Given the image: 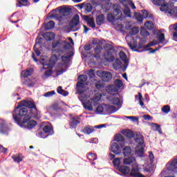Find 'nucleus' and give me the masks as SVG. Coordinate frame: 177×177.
Instances as JSON below:
<instances>
[{
    "instance_id": "35",
    "label": "nucleus",
    "mask_w": 177,
    "mask_h": 177,
    "mask_svg": "<svg viewBox=\"0 0 177 177\" xmlns=\"http://www.w3.org/2000/svg\"><path fill=\"white\" fill-rule=\"evenodd\" d=\"M113 164L114 168H116V169H118V168L121 167L120 166V164H121V158H116L113 159Z\"/></svg>"
},
{
    "instance_id": "4",
    "label": "nucleus",
    "mask_w": 177,
    "mask_h": 177,
    "mask_svg": "<svg viewBox=\"0 0 177 177\" xmlns=\"http://www.w3.org/2000/svg\"><path fill=\"white\" fill-rule=\"evenodd\" d=\"M77 81L76 84L77 93H79V95H84L86 91L84 82L88 81V76H86V75H80L77 77Z\"/></svg>"
},
{
    "instance_id": "34",
    "label": "nucleus",
    "mask_w": 177,
    "mask_h": 177,
    "mask_svg": "<svg viewBox=\"0 0 177 177\" xmlns=\"http://www.w3.org/2000/svg\"><path fill=\"white\" fill-rule=\"evenodd\" d=\"M52 28H55V21H50L45 25V30L48 31V30H52Z\"/></svg>"
},
{
    "instance_id": "62",
    "label": "nucleus",
    "mask_w": 177,
    "mask_h": 177,
    "mask_svg": "<svg viewBox=\"0 0 177 177\" xmlns=\"http://www.w3.org/2000/svg\"><path fill=\"white\" fill-rule=\"evenodd\" d=\"M173 29L174 30V31L173 32V39H174V35H177V24H175L173 26Z\"/></svg>"
},
{
    "instance_id": "57",
    "label": "nucleus",
    "mask_w": 177,
    "mask_h": 177,
    "mask_svg": "<svg viewBox=\"0 0 177 177\" xmlns=\"http://www.w3.org/2000/svg\"><path fill=\"white\" fill-rule=\"evenodd\" d=\"M55 91H48L44 94V97H52V96H53V95H55Z\"/></svg>"
},
{
    "instance_id": "3",
    "label": "nucleus",
    "mask_w": 177,
    "mask_h": 177,
    "mask_svg": "<svg viewBox=\"0 0 177 177\" xmlns=\"http://www.w3.org/2000/svg\"><path fill=\"white\" fill-rule=\"evenodd\" d=\"M152 3L156 6H160V10L164 12L167 16H172L176 13V10L174 9V7L171 6L169 8L168 3L165 2V0H151Z\"/></svg>"
},
{
    "instance_id": "2",
    "label": "nucleus",
    "mask_w": 177,
    "mask_h": 177,
    "mask_svg": "<svg viewBox=\"0 0 177 177\" xmlns=\"http://www.w3.org/2000/svg\"><path fill=\"white\" fill-rule=\"evenodd\" d=\"M107 20L109 23H112L113 26H122L121 21L124 20V17H122L121 8L120 7H115L113 9V15L111 12L108 13Z\"/></svg>"
},
{
    "instance_id": "22",
    "label": "nucleus",
    "mask_w": 177,
    "mask_h": 177,
    "mask_svg": "<svg viewBox=\"0 0 177 177\" xmlns=\"http://www.w3.org/2000/svg\"><path fill=\"white\" fill-rule=\"evenodd\" d=\"M130 177H146L145 175L138 172V169L136 168L133 167L131 169L130 174H129Z\"/></svg>"
},
{
    "instance_id": "38",
    "label": "nucleus",
    "mask_w": 177,
    "mask_h": 177,
    "mask_svg": "<svg viewBox=\"0 0 177 177\" xmlns=\"http://www.w3.org/2000/svg\"><path fill=\"white\" fill-rule=\"evenodd\" d=\"M156 38L160 44L165 41V35L164 33H157Z\"/></svg>"
},
{
    "instance_id": "56",
    "label": "nucleus",
    "mask_w": 177,
    "mask_h": 177,
    "mask_svg": "<svg viewBox=\"0 0 177 177\" xmlns=\"http://www.w3.org/2000/svg\"><path fill=\"white\" fill-rule=\"evenodd\" d=\"M71 56H73V54H71V53L68 54L66 55H63L62 57V62H67V60H68V59H70V57H71Z\"/></svg>"
},
{
    "instance_id": "8",
    "label": "nucleus",
    "mask_w": 177,
    "mask_h": 177,
    "mask_svg": "<svg viewBox=\"0 0 177 177\" xmlns=\"http://www.w3.org/2000/svg\"><path fill=\"white\" fill-rule=\"evenodd\" d=\"M129 46L132 49L134 52H138V53H142V52H146L149 50L147 48H150L151 46H149V44H147V46H142V44H138V47L137 48L136 46L133 45L132 44H129Z\"/></svg>"
},
{
    "instance_id": "25",
    "label": "nucleus",
    "mask_w": 177,
    "mask_h": 177,
    "mask_svg": "<svg viewBox=\"0 0 177 177\" xmlns=\"http://www.w3.org/2000/svg\"><path fill=\"white\" fill-rule=\"evenodd\" d=\"M113 68L116 71L122 68V62H121V59H116L113 64Z\"/></svg>"
},
{
    "instance_id": "61",
    "label": "nucleus",
    "mask_w": 177,
    "mask_h": 177,
    "mask_svg": "<svg viewBox=\"0 0 177 177\" xmlns=\"http://www.w3.org/2000/svg\"><path fill=\"white\" fill-rule=\"evenodd\" d=\"M158 49H160V47H158L153 50V48H149L147 49V50H149V53H155L156 52H157V50H158Z\"/></svg>"
},
{
    "instance_id": "47",
    "label": "nucleus",
    "mask_w": 177,
    "mask_h": 177,
    "mask_svg": "<svg viewBox=\"0 0 177 177\" xmlns=\"http://www.w3.org/2000/svg\"><path fill=\"white\" fill-rule=\"evenodd\" d=\"M162 111L164 112L165 114H168L169 111H171V106L169 105H165L162 108Z\"/></svg>"
},
{
    "instance_id": "17",
    "label": "nucleus",
    "mask_w": 177,
    "mask_h": 177,
    "mask_svg": "<svg viewBox=\"0 0 177 177\" xmlns=\"http://www.w3.org/2000/svg\"><path fill=\"white\" fill-rule=\"evenodd\" d=\"M122 135L129 139H132V138H135L136 135V132H133L129 129H124L122 131Z\"/></svg>"
},
{
    "instance_id": "39",
    "label": "nucleus",
    "mask_w": 177,
    "mask_h": 177,
    "mask_svg": "<svg viewBox=\"0 0 177 177\" xmlns=\"http://www.w3.org/2000/svg\"><path fill=\"white\" fill-rule=\"evenodd\" d=\"M122 85H123L122 80H121L120 79H117L115 80L114 86L118 88V91L121 89V87L122 86Z\"/></svg>"
},
{
    "instance_id": "40",
    "label": "nucleus",
    "mask_w": 177,
    "mask_h": 177,
    "mask_svg": "<svg viewBox=\"0 0 177 177\" xmlns=\"http://www.w3.org/2000/svg\"><path fill=\"white\" fill-rule=\"evenodd\" d=\"M145 27L147 28V30H151L154 28V24H153L151 21H148L145 24Z\"/></svg>"
},
{
    "instance_id": "12",
    "label": "nucleus",
    "mask_w": 177,
    "mask_h": 177,
    "mask_svg": "<svg viewBox=\"0 0 177 177\" xmlns=\"http://www.w3.org/2000/svg\"><path fill=\"white\" fill-rule=\"evenodd\" d=\"M104 59L106 62H109V63H113V62L115 60V58L114 57V56H113V49H109L106 50V52L104 53Z\"/></svg>"
},
{
    "instance_id": "7",
    "label": "nucleus",
    "mask_w": 177,
    "mask_h": 177,
    "mask_svg": "<svg viewBox=\"0 0 177 177\" xmlns=\"http://www.w3.org/2000/svg\"><path fill=\"white\" fill-rule=\"evenodd\" d=\"M97 75H98V77H100V78H102L104 82H110V81H111V78H113V75L111 74V73L107 71H97Z\"/></svg>"
},
{
    "instance_id": "5",
    "label": "nucleus",
    "mask_w": 177,
    "mask_h": 177,
    "mask_svg": "<svg viewBox=\"0 0 177 177\" xmlns=\"http://www.w3.org/2000/svg\"><path fill=\"white\" fill-rule=\"evenodd\" d=\"M70 10H71V9L64 8L59 9L58 13L53 14V12H55L56 10H53L52 12L48 13L47 19L48 20H49L50 19H56V20H59L60 21H62V19H63L64 13H69Z\"/></svg>"
},
{
    "instance_id": "36",
    "label": "nucleus",
    "mask_w": 177,
    "mask_h": 177,
    "mask_svg": "<svg viewBox=\"0 0 177 177\" xmlns=\"http://www.w3.org/2000/svg\"><path fill=\"white\" fill-rule=\"evenodd\" d=\"M96 55H94L93 57H95V59H100V53L102 52V46H97L95 49H94Z\"/></svg>"
},
{
    "instance_id": "48",
    "label": "nucleus",
    "mask_w": 177,
    "mask_h": 177,
    "mask_svg": "<svg viewBox=\"0 0 177 177\" xmlns=\"http://www.w3.org/2000/svg\"><path fill=\"white\" fill-rule=\"evenodd\" d=\"M140 32L142 37H149L150 35V33L146 29H141Z\"/></svg>"
},
{
    "instance_id": "27",
    "label": "nucleus",
    "mask_w": 177,
    "mask_h": 177,
    "mask_svg": "<svg viewBox=\"0 0 177 177\" xmlns=\"http://www.w3.org/2000/svg\"><path fill=\"white\" fill-rule=\"evenodd\" d=\"M168 171H174L175 169H177V158L174 159L171 164L167 167Z\"/></svg>"
},
{
    "instance_id": "44",
    "label": "nucleus",
    "mask_w": 177,
    "mask_h": 177,
    "mask_svg": "<svg viewBox=\"0 0 177 177\" xmlns=\"http://www.w3.org/2000/svg\"><path fill=\"white\" fill-rule=\"evenodd\" d=\"M135 17H136V20H137V21L138 23H140V24H142L143 23V17L142 16V15H140V13H136L135 14Z\"/></svg>"
},
{
    "instance_id": "41",
    "label": "nucleus",
    "mask_w": 177,
    "mask_h": 177,
    "mask_svg": "<svg viewBox=\"0 0 177 177\" xmlns=\"http://www.w3.org/2000/svg\"><path fill=\"white\" fill-rule=\"evenodd\" d=\"M57 93H59V95H62L63 96H68V92L63 90V87L62 86H58L57 89Z\"/></svg>"
},
{
    "instance_id": "14",
    "label": "nucleus",
    "mask_w": 177,
    "mask_h": 177,
    "mask_svg": "<svg viewBox=\"0 0 177 177\" xmlns=\"http://www.w3.org/2000/svg\"><path fill=\"white\" fill-rule=\"evenodd\" d=\"M37 84V80L35 79H26L22 82V85L24 86H26L27 88H33Z\"/></svg>"
},
{
    "instance_id": "33",
    "label": "nucleus",
    "mask_w": 177,
    "mask_h": 177,
    "mask_svg": "<svg viewBox=\"0 0 177 177\" xmlns=\"http://www.w3.org/2000/svg\"><path fill=\"white\" fill-rule=\"evenodd\" d=\"M131 153L132 149H131V147H124V148L123 149V154L124 157H129Z\"/></svg>"
},
{
    "instance_id": "42",
    "label": "nucleus",
    "mask_w": 177,
    "mask_h": 177,
    "mask_svg": "<svg viewBox=\"0 0 177 177\" xmlns=\"http://www.w3.org/2000/svg\"><path fill=\"white\" fill-rule=\"evenodd\" d=\"M133 162V159L131 157H128L124 159L123 164L124 165H131Z\"/></svg>"
},
{
    "instance_id": "13",
    "label": "nucleus",
    "mask_w": 177,
    "mask_h": 177,
    "mask_svg": "<svg viewBox=\"0 0 177 177\" xmlns=\"http://www.w3.org/2000/svg\"><path fill=\"white\" fill-rule=\"evenodd\" d=\"M82 19L91 28H95V27H96V24H95V19L90 18V17L88 15H83Z\"/></svg>"
},
{
    "instance_id": "51",
    "label": "nucleus",
    "mask_w": 177,
    "mask_h": 177,
    "mask_svg": "<svg viewBox=\"0 0 177 177\" xmlns=\"http://www.w3.org/2000/svg\"><path fill=\"white\" fill-rule=\"evenodd\" d=\"M141 13L142 19H147V17H150V16H149V12L146 10H142Z\"/></svg>"
},
{
    "instance_id": "60",
    "label": "nucleus",
    "mask_w": 177,
    "mask_h": 177,
    "mask_svg": "<svg viewBox=\"0 0 177 177\" xmlns=\"http://www.w3.org/2000/svg\"><path fill=\"white\" fill-rule=\"evenodd\" d=\"M97 113H103L104 111V108L102 106H98L96 109Z\"/></svg>"
},
{
    "instance_id": "50",
    "label": "nucleus",
    "mask_w": 177,
    "mask_h": 177,
    "mask_svg": "<svg viewBox=\"0 0 177 177\" xmlns=\"http://www.w3.org/2000/svg\"><path fill=\"white\" fill-rule=\"evenodd\" d=\"M38 45L37 43H36L33 47L34 52L37 56H39L41 55V50L39 48H37V46Z\"/></svg>"
},
{
    "instance_id": "64",
    "label": "nucleus",
    "mask_w": 177,
    "mask_h": 177,
    "mask_svg": "<svg viewBox=\"0 0 177 177\" xmlns=\"http://www.w3.org/2000/svg\"><path fill=\"white\" fill-rule=\"evenodd\" d=\"M44 75L46 77H50L52 75V70H47L45 71Z\"/></svg>"
},
{
    "instance_id": "11",
    "label": "nucleus",
    "mask_w": 177,
    "mask_h": 177,
    "mask_svg": "<svg viewBox=\"0 0 177 177\" xmlns=\"http://www.w3.org/2000/svg\"><path fill=\"white\" fill-rule=\"evenodd\" d=\"M119 56H120V58L121 59V60H122V62H124L123 70H124V71H125V70H127V68H128V65L129 64V62L128 61L127 54H125V53H124V51H120L119 53Z\"/></svg>"
},
{
    "instance_id": "37",
    "label": "nucleus",
    "mask_w": 177,
    "mask_h": 177,
    "mask_svg": "<svg viewBox=\"0 0 177 177\" xmlns=\"http://www.w3.org/2000/svg\"><path fill=\"white\" fill-rule=\"evenodd\" d=\"M135 97L137 100H138L140 106H145V102H143V95H142V93H138V95H136Z\"/></svg>"
},
{
    "instance_id": "32",
    "label": "nucleus",
    "mask_w": 177,
    "mask_h": 177,
    "mask_svg": "<svg viewBox=\"0 0 177 177\" xmlns=\"http://www.w3.org/2000/svg\"><path fill=\"white\" fill-rule=\"evenodd\" d=\"M114 140L115 142H118V143H120V142L125 143V138H124L122 134H116Z\"/></svg>"
},
{
    "instance_id": "30",
    "label": "nucleus",
    "mask_w": 177,
    "mask_h": 177,
    "mask_svg": "<svg viewBox=\"0 0 177 177\" xmlns=\"http://www.w3.org/2000/svg\"><path fill=\"white\" fill-rule=\"evenodd\" d=\"M83 107L88 110V111H92L93 110V106H92V104L89 101H86V102H83Z\"/></svg>"
},
{
    "instance_id": "28",
    "label": "nucleus",
    "mask_w": 177,
    "mask_h": 177,
    "mask_svg": "<svg viewBox=\"0 0 177 177\" xmlns=\"http://www.w3.org/2000/svg\"><path fill=\"white\" fill-rule=\"evenodd\" d=\"M9 131V129L8 128V126H6V124H5L3 122H0V133L5 134L6 132Z\"/></svg>"
},
{
    "instance_id": "21",
    "label": "nucleus",
    "mask_w": 177,
    "mask_h": 177,
    "mask_svg": "<svg viewBox=\"0 0 177 177\" xmlns=\"http://www.w3.org/2000/svg\"><path fill=\"white\" fill-rule=\"evenodd\" d=\"M119 172L122 174L123 175H128L129 172H131V168L127 166L122 165L119 168H118Z\"/></svg>"
},
{
    "instance_id": "26",
    "label": "nucleus",
    "mask_w": 177,
    "mask_h": 177,
    "mask_svg": "<svg viewBox=\"0 0 177 177\" xmlns=\"http://www.w3.org/2000/svg\"><path fill=\"white\" fill-rule=\"evenodd\" d=\"M12 160H14V162H17V164L23 161V156L21 153H17L12 156Z\"/></svg>"
},
{
    "instance_id": "59",
    "label": "nucleus",
    "mask_w": 177,
    "mask_h": 177,
    "mask_svg": "<svg viewBox=\"0 0 177 177\" xmlns=\"http://www.w3.org/2000/svg\"><path fill=\"white\" fill-rule=\"evenodd\" d=\"M88 75L89 78H93V77H95V71L93 69H91L88 73Z\"/></svg>"
},
{
    "instance_id": "19",
    "label": "nucleus",
    "mask_w": 177,
    "mask_h": 177,
    "mask_svg": "<svg viewBox=\"0 0 177 177\" xmlns=\"http://www.w3.org/2000/svg\"><path fill=\"white\" fill-rule=\"evenodd\" d=\"M82 133H84V135H91L92 132H95V128L91 125H87L84 127V128L81 130Z\"/></svg>"
},
{
    "instance_id": "52",
    "label": "nucleus",
    "mask_w": 177,
    "mask_h": 177,
    "mask_svg": "<svg viewBox=\"0 0 177 177\" xmlns=\"http://www.w3.org/2000/svg\"><path fill=\"white\" fill-rule=\"evenodd\" d=\"M93 9V7L92 6V4H91V3H88L86 5V8H85V10L86 12H88V13L90 12H92V10Z\"/></svg>"
},
{
    "instance_id": "46",
    "label": "nucleus",
    "mask_w": 177,
    "mask_h": 177,
    "mask_svg": "<svg viewBox=\"0 0 177 177\" xmlns=\"http://www.w3.org/2000/svg\"><path fill=\"white\" fill-rule=\"evenodd\" d=\"M102 8L105 12H109L111 8V4L110 3H105L102 6Z\"/></svg>"
},
{
    "instance_id": "43",
    "label": "nucleus",
    "mask_w": 177,
    "mask_h": 177,
    "mask_svg": "<svg viewBox=\"0 0 177 177\" xmlns=\"http://www.w3.org/2000/svg\"><path fill=\"white\" fill-rule=\"evenodd\" d=\"M87 158L88 160H91V161H95L97 159V156L96 153H93L92 152L88 153Z\"/></svg>"
},
{
    "instance_id": "55",
    "label": "nucleus",
    "mask_w": 177,
    "mask_h": 177,
    "mask_svg": "<svg viewBox=\"0 0 177 177\" xmlns=\"http://www.w3.org/2000/svg\"><path fill=\"white\" fill-rule=\"evenodd\" d=\"M124 13L125 16H127V17H131V8H126L124 10Z\"/></svg>"
},
{
    "instance_id": "10",
    "label": "nucleus",
    "mask_w": 177,
    "mask_h": 177,
    "mask_svg": "<svg viewBox=\"0 0 177 177\" xmlns=\"http://www.w3.org/2000/svg\"><path fill=\"white\" fill-rule=\"evenodd\" d=\"M124 144H118V142H113L111 145V151L114 154H121Z\"/></svg>"
},
{
    "instance_id": "18",
    "label": "nucleus",
    "mask_w": 177,
    "mask_h": 177,
    "mask_svg": "<svg viewBox=\"0 0 177 177\" xmlns=\"http://www.w3.org/2000/svg\"><path fill=\"white\" fill-rule=\"evenodd\" d=\"M134 139L136 143H138V145H142L143 143H145V139L143 138V136H142V134H140L139 132H136Z\"/></svg>"
},
{
    "instance_id": "53",
    "label": "nucleus",
    "mask_w": 177,
    "mask_h": 177,
    "mask_svg": "<svg viewBox=\"0 0 177 177\" xmlns=\"http://www.w3.org/2000/svg\"><path fill=\"white\" fill-rule=\"evenodd\" d=\"M120 98L114 97L112 99V104H113L115 106H120Z\"/></svg>"
},
{
    "instance_id": "9",
    "label": "nucleus",
    "mask_w": 177,
    "mask_h": 177,
    "mask_svg": "<svg viewBox=\"0 0 177 177\" xmlns=\"http://www.w3.org/2000/svg\"><path fill=\"white\" fill-rule=\"evenodd\" d=\"M71 129H75L78 127V124H81V118L78 116H74L70 118L68 121Z\"/></svg>"
},
{
    "instance_id": "15",
    "label": "nucleus",
    "mask_w": 177,
    "mask_h": 177,
    "mask_svg": "<svg viewBox=\"0 0 177 177\" xmlns=\"http://www.w3.org/2000/svg\"><path fill=\"white\" fill-rule=\"evenodd\" d=\"M80 24V15H75L70 23L71 28H74V27H77Z\"/></svg>"
},
{
    "instance_id": "16",
    "label": "nucleus",
    "mask_w": 177,
    "mask_h": 177,
    "mask_svg": "<svg viewBox=\"0 0 177 177\" xmlns=\"http://www.w3.org/2000/svg\"><path fill=\"white\" fill-rule=\"evenodd\" d=\"M106 92L109 95H117L118 88L114 84H111L106 87Z\"/></svg>"
},
{
    "instance_id": "23",
    "label": "nucleus",
    "mask_w": 177,
    "mask_h": 177,
    "mask_svg": "<svg viewBox=\"0 0 177 177\" xmlns=\"http://www.w3.org/2000/svg\"><path fill=\"white\" fill-rule=\"evenodd\" d=\"M43 132L44 133H49V135H53V127L50 124H46L43 127Z\"/></svg>"
},
{
    "instance_id": "29",
    "label": "nucleus",
    "mask_w": 177,
    "mask_h": 177,
    "mask_svg": "<svg viewBox=\"0 0 177 177\" xmlns=\"http://www.w3.org/2000/svg\"><path fill=\"white\" fill-rule=\"evenodd\" d=\"M34 70L30 68L28 69L27 71H23L21 72V75H23L24 78H27L28 77H31L32 75Z\"/></svg>"
},
{
    "instance_id": "45",
    "label": "nucleus",
    "mask_w": 177,
    "mask_h": 177,
    "mask_svg": "<svg viewBox=\"0 0 177 177\" xmlns=\"http://www.w3.org/2000/svg\"><path fill=\"white\" fill-rule=\"evenodd\" d=\"M95 86L96 89H102V88H104V83L102 81H98L95 84Z\"/></svg>"
},
{
    "instance_id": "58",
    "label": "nucleus",
    "mask_w": 177,
    "mask_h": 177,
    "mask_svg": "<svg viewBox=\"0 0 177 177\" xmlns=\"http://www.w3.org/2000/svg\"><path fill=\"white\" fill-rule=\"evenodd\" d=\"M153 125L155 126V127L156 128V131H158L159 133H162V131L161 130V126H160L157 123H153Z\"/></svg>"
},
{
    "instance_id": "54",
    "label": "nucleus",
    "mask_w": 177,
    "mask_h": 177,
    "mask_svg": "<svg viewBox=\"0 0 177 177\" xmlns=\"http://www.w3.org/2000/svg\"><path fill=\"white\" fill-rule=\"evenodd\" d=\"M19 3L23 6H28V5H30L28 0H19Z\"/></svg>"
},
{
    "instance_id": "20",
    "label": "nucleus",
    "mask_w": 177,
    "mask_h": 177,
    "mask_svg": "<svg viewBox=\"0 0 177 177\" xmlns=\"http://www.w3.org/2000/svg\"><path fill=\"white\" fill-rule=\"evenodd\" d=\"M117 111V108L114 106L105 105L104 113L106 114H114Z\"/></svg>"
},
{
    "instance_id": "6",
    "label": "nucleus",
    "mask_w": 177,
    "mask_h": 177,
    "mask_svg": "<svg viewBox=\"0 0 177 177\" xmlns=\"http://www.w3.org/2000/svg\"><path fill=\"white\" fill-rule=\"evenodd\" d=\"M19 104L20 106H22V107H25L28 109H34L36 113L37 111H38V109H37V106L35 105V102H34L33 100H24L21 101Z\"/></svg>"
},
{
    "instance_id": "1",
    "label": "nucleus",
    "mask_w": 177,
    "mask_h": 177,
    "mask_svg": "<svg viewBox=\"0 0 177 177\" xmlns=\"http://www.w3.org/2000/svg\"><path fill=\"white\" fill-rule=\"evenodd\" d=\"M12 118L16 124H18L22 128L32 129V128L37 127V122L31 120V116L28 115V109L20 106V104L12 111Z\"/></svg>"
},
{
    "instance_id": "63",
    "label": "nucleus",
    "mask_w": 177,
    "mask_h": 177,
    "mask_svg": "<svg viewBox=\"0 0 177 177\" xmlns=\"http://www.w3.org/2000/svg\"><path fill=\"white\" fill-rule=\"evenodd\" d=\"M142 118H144V120H147V121H151V120H152L153 118L150 116V115H144L142 116Z\"/></svg>"
},
{
    "instance_id": "49",
    "label": "nucleus",
    "mask_w": 177,
    "mask_h": 177,
    "mask_svg": "<svg viewBox=\"0 0 177 177\" xmlns=\"http://www.w3.org/2000/svg\"><path fill=\"white\" fill-rule=\"evenodd\" d=\"M138 32H139V28L133 27L131 28L130 34L131 35H136V34H138Z\"/></svg>"
},
{
    "instance_id": "31",
    "label": "nucleus",
    "mask_w": 177,
    "mask_h": 177,
    "mask_svg": "<svg viewBox=\"0 0 177 177\" xmlns=\"http://www.w3.org/2000/svg\"><path fill=\"white\" fill-rule=\"evenodd\" d=\"M43 37L44 39H46V41H52V39H53V37H55V35L53 32H47L44 34Z\"/></svg>"
},
{
    "instance_id": "24",
    "label": "nucleus",
    "mask_w": 177,
    "mask_h": 177,
    "mask_svg": "<svg viewBox=\"0 0 177 177\" xmlns=\"http://www.w3.org/2000/svg\"><path fill=\"white\" fill-rule=\"evenodd\" d=\"M104 15L101 14L96 17V24L97 26H102L104 24Z\"/></svg>"
}]
</instances>
